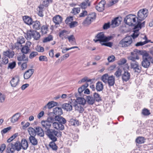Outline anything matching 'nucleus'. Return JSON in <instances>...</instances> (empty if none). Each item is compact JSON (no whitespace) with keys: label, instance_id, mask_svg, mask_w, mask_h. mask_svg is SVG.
<instances>
[{"label":"nucleus","instance_id":"nucleus-1","mask_svg":"<svg viewBox=\"0 0 153 153\" xmlns=\"http://www.w3.org/2000/svg\"><path fill=\"white\" fill-rule=\"evenodd\" d=\"M28 146V143L27 140L25 139H22L20 143L17 141L14 144L9 143V148L12 147V149H15L18 151H20L22 148L24 150H26L27 149Z\"/></svg>","mask_w":153,"mask_h":153},{"label":"nucleus","instance_id":"nucleus-2","mask_svg":"<svg viewBox=\"0 0 153 153\" xmlns=\"http://www.w3.org/2000/svg\"><path fill=\"white\" fill-rule=\"evenodd\" d=\"M113 36H106L103 32L98 33L95 37L94 41L95 42H99L101 44L103 42H108L114 38Z\"/></svg>","mask_w":153,"mask_h":153},{"label":"nucleus","instance_id":"nucleus-3","mask_svg":"<svg viewBox=\"0 0 153 153\" xmlns=\"http://www.w3.org/2000/svg\"><path fill=\"white\" fill-rule=\"evenodd\" d=\"M45 132L49 138L53 141H56L57 140L56 137H60L62 136L61 132L58 131L53 129L45 131Z\"/></svg>","mask_w":153,"mask_h":153},{"label":"nucleus","instance_id":"nucleus-4","mask_svg":"<svg viewBox=\"0 0 153 153\" xmlns=\"http://www.w3.org/2000/svg\"><path fill=\"white\" fill-rule=\"evenodd\" d=\"M141 55L143 56V61L141 62L142 66L144 68H148L150 65V56L145 51H143Z\"/></svg>","mask_w":153,"mask_h":153},{"label":"nucleus","instance_id":"nucleus-5","mask_svg":"<svg viewBox=\"0 0 153 153\" xmlns=\"http://www.w3.org/2000/svg\"><path fill=\"white\" fill-rule=\"evenodd\" d=\"M101 80L105 83H107L109 86H113L115 83L114 77L113 75L109 76L107 74L102 76Z\"/></svg>","mask_w":153,"mask_h":153},{"label":"nucleus","instance_id":"nucleus-6","mask_svg":"<svg viewBox=\"0 0 153 153\" xmlns=\"http://www.w3.org/2000/svg\"><path fill=\"white\" fill-rule=\"evenodd\" d=\"M132 42L131 37L130 36H127L120 41L119 45L120 47L125 48L129 46Z\"/></svg>","mask_w":153,"mask_h":153},{"label":"nucleus","instance_id":"nucleus-7","mask_svg":"<svg viewBox=\"0 0 153 153\" xmlns=\"http://www.w3.org/2000/svg\"><path fill=\"white\" fill-rule=\"evenodd\" d=\"M136 16L134 15L130 14L126 16L124 19L125 23L129 26H135L137 25Z\"/></svg>","mask_w":153,"mask_h":153},{"label":"nucleus","instance_id":"nucleus-8","mask_svg":"<svg viewBox=\"0 0 153 153\" xmlns=\"http://www.w3.org/2000/svg\"><path fill=\"white\" fill-rule=\"evenodd\" d=\"M148 14L147 9L145 8L140 10L137 13V21H143L148 16Z\"/></svg>","mask_w":153,"mask_h":153},{"label":"nucleus","instance_id":"nucleus-9","mask_svg":"<svg viewBox=\"0 0 153 153\" xmlns=\"http://www.w3.org/2000/svg\"><path fill=\"white\" fill-rule=\"evenodd\" d=\"M143 51L139 50L137 49H134V51L131 53V56L128 57V59L132 62L136 61V59H138L139 57L138 55H141Z\"/></svg>","mask_w":153,"mask_h":153},{"label":"nucleus","instance_id":"nucleus-10","mask_svg":"<svg viewBox=\"0 0 153 153\" xmlns=\"http://www.w3.org/2000/svg\"><path fill=\"white\" fill-rule=\"evenodd\" d=\"M96 14L93 13L89 15L83 22V24L85 26H87L91 24L92 21L95 19Z\"/></svg>","mask_w":153,"mask_h":153},{"label":"nucleus","instance_id":"nucleus-11","mask_svg":"<svg viewBox=\"0 0 153 153\" xmlns=\"http://www.w3.org/2000/svg\"><path fill=\"white\" fill-rule=\"evenodd\" d=\"M130 67L135 72L139 73L141 72V67L137 61L131 62H130Z\"/></svg>","mask_w":153,"mask_h":153},{"label":"nucleus","instance_id":"nucleus-12","mask_svg":"<svg viewBox=\"0 0 153 153\" xmlns=\"http://www.w3.org/2000/svg\"><path fill=\"white\" fill-rule=\"evenodd\" d=\"M31 44V43L30 42H27L25 45L22 48V52L24 54L27 53L30 50V48Z\"/></svg>","mask_w":153,"mask_h":153},{"label":"nucleus","instance_id":"nucleus-13","mask_svg":"<svg viewBox=\"0 0 153 153\" xmlns=\"http://www.w3.org/2000/svg\"><path fill=\"white\" fill-rule=\"evenodd\" d=\"M69 32L66 30H63L60 31L59 32V37L63 40L65 39H67L68 37V35L69 34Z\"/></svg>","mask_w":153,"mask_h":153},{"label":"nucleus","instance_id":"nucleus-14","mask_svg":"<svg viewBox=\"0 0 153 153\" xmlns=\"http://www.w3.org/2000/svg\"><path fill=\"white\" fill-rule=\"evenodd\" d=\"M53 128L59 130H62L64 129V126L62 124L59 122H53L52 124Z\"/></svg>","mask_w":153,"mask_h":153},{"label":"nucleus","instance_id":"nucleus-15","mask_svg":"<svg viewBox=\"0 0 153 153\" xmlns=\"http://www.w3.org/2000/svg\"><path fill=\"white\" fill-rule=\"evenodd\" d=\"M34 71L33 69H29L26 71L24 74V77L25 79L29 78L33 74Z\"/></svg>","mask_w":153,"mask_h":153},{"label":"nucleus","instance_id":"nucleus-16","mask_svg":"<svg viewBox=\"0 0 153 153\" xmlns=\"http://www.w3.org/2000/svg\"><path fill=\"white\" fill-rule=\"evenodd\" d=\"M41 123L43 128L45 129V131L51 129L50 128L51 125L46 120L42 121Z\"/></svg>","mask_w":153,"mask_h":153},{"label":"nucleus","instance_id":"nucleus-17","mask_svg":"<svg viewBox=\"0 0 153 153\" xmlns=\"http://www.w3.org/2000/svg\"><path fill=\"white\" fill-rule=\"evenodd\" d=\"M105 4V2L104 1H100L96 7V10L100 12L103 11L104 10Z\"/></svg>","mask_w":153,"mask_h":153},{"label":"nucleus","instance_id":"nucleus-18","mask_svg":"<svg viewBox=\"0 0 153 153\" xmlns=\"http://www.w3.org/2000/svg\"><path fill=\"white\" fill-rule=\"evenodd\" d=\"M35 30H27L26 33H24V36L27 40H30L32 38Z\"/></svg>","mask_w":153,"mask_h":153},{"label":"nucleus","instance_id":"nucleus-19","mask_svg":"<svg viewBox=\"0 0 153 153\" xmlns=\"http://www.w3.org/2000/svg\"><path fill=\"white\" fill-rule=\"evenodd\" d=\"M19 81V78L17 76H15L12 78L10 81L11 85L13 87H15L18 84Z\"/></svg>","mask_w":153,"mask_h":153},{"label":"nucleus","instance_id":"nucleus-20","mask_svg":"<svg viewBox=\"0 0 153 153\" xmlns=\"http://www.w3.org/2000/svg\"><path fill=\"white\" fill-rule=\"evenodd\" d=\"M143 39L145 40V41L143 42H137L135 44V45L136 46H142L148 43L151 42V40L148 39L146 35H143Z\"/></svg>","mask_w":153,"mask_h":153},{"label":"nucleus","instance_id":"nucleus-21","mask_svg":"<svg viewBox=\"0 0 153 153\" xmlns=\"http://www.w3.org/2000/svg\"><path fill=\"white\" fill-rule=\"evenodd\" d=\"M90 2L89 0H85L84 1L82 2L79 6L82 9H85L88 7L90 6Z\"/></svg>","mask_w":153,"mask_h":153},{"label":"nucleus","instance_id":"nucleus-22","mask_svg":"<svg viewBox=\"0 0 153 153\" xmlns=\"http://www.w3.org/2000/svg\"><path fill=\"white\" fill-rule=\"evenodd\" d=\"M17 59L19 61H23L27 62L28 61V57L26 56L24 53H21L17 57Z\"/></svg>","mask_w":153,"mask_h":153},{"label":"nucleus","instance_id":"nucleus-23","mask_svg":"<svg viewBox=\"0 0 153 153\" xmlns=\"http://www.w3.org/2000/svg\"><path fill=\"white\" fill-rule=\"evenodd\" d=\"M62 18L59 15H56L53 18V21L56 24H59L62 22Z\"/></svg>","mask_w":153,"mask_h":153},{"label":"nucleus","instance_id":"nucleus-24","mask_svg":"<svg viewBox=\"0 0 153 153\" xmlns=\"http://www.w3.org/2000/svg\"><path fill=\"white\" fill-rule=\"evenodd\" d=\"M130 75L128 71H125L122 75V79L123 81L126 82L130 79Z\"/></svg>","mask_w":153,"mask_h":153},{"label":"nucleus","instance_id":"nucleus-25","mask_svg":"<svg viewBox=\"0 0 153 153\" xmlns=\"http://www.w3.org/2000/svg\"><path fill=\"white\" fill-rule=\"evenodd\" d=\"M36 134L38 135L43 137L44 136V133L42 129L40 127H37L36 128Z\"/></svg>","mask_w":153,"mask_h":153},{"label":"nucleus","instance_id":"nucleus-26","mask_svg":"<svg viewBox=\"0 0 153 153\" xmlns=\"http://www.w3.org/2000/svg\"><path fill=\"white\" fill-rule=\"evenodd\" d=\"M53 113L56 116H60L62 114V111L60 108L56 107L53 109Z\"/></svg>","mask_w":153,"mask_h":153},{"label":"nucleus","instance_id":"nucleus-27","mask_svg":"<svg viewBox=\"0 0 153 153\" xmlns=\"http://www.w3.org/2000/svg\"><path fill=\"white\" fill-rule=\"evenodd\" d=\"M74 107L76 111H77L80 113H82L84 111L83 106L80 104H75Z\"/></svg>","mask_w":153,"mask_h":153},{"label":"nucleus","instance_id":"nucleus-28","mask_svg":"<svg viewBox=\"0 0 153 153\" xmlns=\"http://www.w3.org/2000/svg\"><path fill=\"white\" fill-rule=\"evenodd\" d=\"M103 85L101 82L98 81L96 83V89L98 91H102L103 89Z\"/></svg>","mask_w":153,"mask_h":153},{"label":"nucleus","instance_id":"nucleus-29","mask_svg":"<svg viewBox=\"0 0 153 153\" xmlns=\"http://www.w3.org/2000/svg\"><path fill=\"white\" fill-rule=\"evenodd\" d=\"M30 142L33 146L37 145L38 144V141L34 136H30L29 138Z\"/></svg>","mask_w":153,"mask_h":153},{"label":"nucleus","instance_id":"nucleus-30","mask_svg":"<svg viewBox=\"0 0 153 153\" xmlns=\"http://www.w3.org/2000/svg\"><path fill=\"white\" fill-rule=\"evenodd\" d=\"M32 27L35 30H39L40 29L41 27L40 22L38 21L34 22H33L32 24Z\"/></svg>","mask_w":153,"mask_h":153},{"label":"nucleus","instance_id":"nucleus-31","mask_svg":"<svg viewBox=\"0 0 153 153\" xmlns=\"http://www.w3.org/2000/svg\"><path fill=\"white\" fill-rule=\"evenodd\" d=\"M75 101L78 103L77 104L82 105H84L86 102L84 98L81 97H77Z\"/></svg>","mask_w":153,"mask_h":153},{"label":"nucleus","instance_id":"nucleus-32","mask_svg":"<svg viewBox=\"0 0 153 153\" xmlns=\"http://www.w3.org/2000/svg\"><path fill=\"white\" fill-rule=\"evenodd\" d=\"M55 120L58 121L62 124H65L66 123V120L62 117L59 116H56L55 117Z\"/></svg>","mask_w":153,"mask_h":153},{"label":"nucleus","instance_id":"nucleus-33","mask_svg":"<svg viewBox=\"0 0 153 153\" xmlns=\"http://www.w3.org/2000/svg\"><path fill=\"white\" fill-rule=\"evenodd\" d=\"M62 108L67 111H70L72 110V105L69 103H64L62 105Z\"/></svg>","mask_w":153,"mask_h":153},{"label":"nucleus","instance_id":"nucleus-34","mask_svg":"<svg viewBox=\"0 0 153 153\" xmlns=\"http://www.w3.org/2000/svg\"><path fill=\"white\" fill-rule=\"evenodd\" d=\"M137 21V24L134 27V29H141L142 27H144L145 25V22H143V23H141V21Z\"/></svg>","mask_w":153,"mask_h":153},{"label":"nucleus","instance_id":"nucleus-35","mask_svg":"<svg viewBox=\"0 0 153 153\" xmlns=\"http://www.w3.org/2000/svg\"><path fill=\"white\" fill-rule=\"evenodd\" d=\"M24 22L28 25H30L33 23L32 20L30 18L27 16H25L23 18Z\"/></svg>","mask_w":153,"mask_h":153},{"label":"nucleus","instance_id":"nucleus-36","mask_svg":"<svg viewBox=\"0 0 153 153\" xmlns=\"http://www.w3.org/2000/svg\"><path fill=\"white\" fill-rule=\"evenodd\" d=\"M57 103V102H54L53 101L49 102L44 107V109H46L47 107L49 109L53 107L54 106L56 105Z\"/></svg>","mask_w":153,"mask_h":153},{"label":"nucleus","instance_id":"nucleus-37","mask_svg":"<svg viewBox=\"0 0 153 153\" xmlns=\"http://www.w3.org/2000/svg\"><path fill=\"white\" fill-rule=\"evenodd\" d=\"M87 102L90 105H92L95 102V100L94 98L90 96H87L86 98V100Z\"/></svg>","mask_w":153,"mask_h":153},{"label":"nucleus","instance_id":"nucleus-38","mask_svg":"<svg viewBox=\"0 0 153 153\" xmlns=\"http://www.w3.org/2000/svg\"><path fill=\"white\" fill-rule=\"evenodd\" d=\"M20 117L19 113H16L12 117L11 121L13 123H15L17 121Z\"/></svg>","mask_w":153,"mask_h":153},{"label":"nucleus","instance_id":"nucleus-39","mask_svg":"<svg viewBox=\"0 0 153 153\" xmlns=\"http://www.w3.org/2000/svg\"><path fill=\"white\" fill-rule=\"evenodd\" d=\"M4 55L7 57L12 58L14 55V52L13 51H7L4 52Z\"/></svg>","mask_w":153,"mask_h":153},{"label":"nucleus","instance_id":"nucleus-40","mask_svg":"<svg viewBox=\"0 0 153 153\" xmlns=\"http://www.w3.org/2000/svg\"><path fill=\"white\" fill-rule=\"evenodd\" d=\"M121 21V20L119 19L118 17H117L114 20L112 21V24L114 25L115 27L117 26L120 24Z\"/></svg>","mask_w":153,"mask_h":153},{"label":"nucleus","instance_id":"nucleus-41","mask_svg":"<svg viewBox=\"0 0 153 153\" xmlns=\"http://www.w3.org/2000/svg\"><path fill=\"white\" fill-rule=\"evenodd\" d=\"M28 131L30 136H35L36 135V130L32 127H29L28 129Z\"/></svg>","mask_w":153,"mask_h":153},{"label":"nucleus","instance_id":"nucleus-42","mask_svg":"<svg viewBox=\"0 0 153 153\" xmlns=\"http://www.w3.org/2000/svg\"><path fill=\"white\" fill-rule=\"evenodd\" d=\"M87 86L88 85H87V86L83 85L78 88V92L79 96H82V95L83 94V92L84 91V90H85Z\"/></svg>","mask_w":153,"mask_h":153},{"label":"nucleus","instance_id":"nucleus-43","mask_svg":"<svg viewBox=\"0 0 153 153\" xmlns=\"http://www.w3.org/2000/svg\"><path fill=\"white\" fill-rule=\"evenodd\" d=\"M134 29L135 30H134V33L131 35V37H132L133 39H135L139 35V29H134Z\"/></svg>","mask_w":153,"mask_h":153},{"label":"nucleus","instance_id":"nucleus-44","mask_svg":"<svg viewBox=\"0 0 153 153\" xmlns=\"http://www.w3.org/2000/svg\"><path fill=\"white\" fill-rule=\"evenodd\" d=\"M145 142L144 138L143 137H139L136 139V142L139 144H141Z\"/></svg>","mask_w":153,"mask_h":153},{"label":"nucleus","instance_id":"nucleus-45","mask_svg":"<svg viewBox=\"0 0 153 153\" xmlns=\"http://www.w3.org/2000/svg\"><path fill=\"white\" fill-rule=\"evenodd\" d=\"M55 141H52L49 144V146L53 150H56L57 149V147L54 143Z\"/></svg>","mask_w":153,"mask_h":153},{"label":"nucleus","instance_id":"nucleus-46","mask_svg":"<svg viewBox=\"0 0 153 153\" xmlns=\"http://www.w3.org/2000/svg\"><path fill=\"white\" fill-rule=\"evenodd\" d=\"M73 21V17L71 16H69L67 17L65 21V22L66 24L69 25Z\"/></svg>","mask_w":153,"mask_h":153},{"label":"nucleus","instance_id":"nucleus-47","mask_svg":"<svg viewBox=\"0 0 153 153\" xmlns=\"http://www.w3.org/2000/svg\"><path fill=\"white\" fill-rule=\"evenodd\" d=\"M33 34V37L34 39L35 40H38L40 37V35L39 32L36 31L34 32Z\"/></svg>","mask_w":153,"mask_h":153},{"label":"nucleus","instance_id":"nucleus-48","mask_svg":"<svg viewBox=\"0 0 153 153\" xmlns=\"http://www.w3.org/2000/svg\"><path fill=\"white\" fill-rule=\"evenodd\" d=\"M8 62V57L5 56H4L1 59V63L2 64H6Z\"/></svg>","mask_w":153,"mask_h":153},{"label":"nucleus","instance_id":"nucleus-49","mask_svg":"<svg viewBox=\"0 0 153 153\" xmlns=\"http://www.w3.org/2000/svg\"><path fill=\"white\" fill-rule=\"evenodd\" d=\"M94 97L95 101L99 102L101 100V97L100 95L97 93H94Z\"/></svg>","mask_w":153,"mask_h":153},{"label":"nucleus","instance_id":"nucleus-50","mask_svg":"<svg viewBox=\"0 0 153 153\" xmlns=\"http://www.w3.org/2000/svg\"><path fill=\"white\" fill-rule=\"evenodd\" d=\"M48 27L46 25L42 26L41 28V32L43 34H45L47 33L48 30Z\"/></svg>","mask_w":153,"mask_h":153},{"label":"nucleus","instance_id":"nucleus-51","mask_svg":"<svg viewBox=\"0 0 153 153\" xmlns=\"http://www.w3.org/2000/svg\"><path fill=\"white\" fill-rule=\"evenodd\" d=\"M92 81V79H88L87 77H85L84 78L80 80L78 82V83L79 84H81L82 82H90Z\"/></svg>","mask_w":153,"mask_h":153},{"label":"nucleus","instance_id":"nucleus-52","mask_svg":"<svg viewBox=\"0 0 153 153\" xmlns=\"http://www.w3.org/2000/svg\"><path fill=\"white\" fill-rule=\"evenodd\" d=\"M53 39V36L51 35H50L48 37L45 38L43 40V42H46L52 40Z\"/></svg>","mask_w":153,"mask_h":153},{"label":"nucleus","instance_id":"nucleus-53","mask_svg":"<svg viewBox=\"0 0 153 153\" xmlns=\"http://www.w3.org/2000/svg\"><path fill=\"white\" fill-rule=\"evenodd\" d=\"M78 25V23L76 21H73L69 24V26L71 28H73L77 26Z\"/></svg>","mask_w":153,"mask_h":153},{"label":"nucleus","instance_id":"nucleus-54","mask_svg":"<svg viewBox=\"0 0 153 153\" xmlns=\"http://www.w3.org/2000/svg\"><path fill=\"white\" fill-rule=\"evenodd\" d=\"M48 122L50 123L51 125L52 123H53L54 121L55 120V117H48L46 120Z\"/></svg>","mask_w":153,"mask_h":153},{"label":"nucleus","instance_id":"nucleus-55","mask_svg":"<svg viewBox=\"0 0 153 153\" xmlns=\"http://www.w3.org/2000/svg\"><path fill=\"white\" fill-rule=\"evenodd\" d=\"M67 38L68 39L69 41L71 43L74 42L75 41V37L73 35L68 36Z\"/></svg>","mask_w":153,"mask_h":153},{"label":"nucleus","instance_id":"nucleus-56","mask_svg":"<svg viewBox=\"0 0 153 153\" xmlns=\"http://www.w3.org/2000/svg\"><path fill=\"white\" fill-rule=\"evenodd\" d=\"M80 11V8L79 7H74L72 10V13L74 15L78 13Z\"/></svg>","mask_w":153,"mask_h":153},{"label":"nucleus","instance_id":"nucleus-57","mask_svg":"<svg viewBox=\"0 0 153 153\" xmlns=\"http://www.w3.org/2000/svg\"><path fill=\"white\" fill-rule=\"evenodd\" d=\"M142 113L145 116H148L150 114L149 111L146 108H144L143 110Z\"/></svg>","mask_w":153,"mask_h":153},{"label":"nucleus","instance_id":"nucleus-58","mask_svg":"<svg viewBox=\"0 0 153 153\" xmlns=\"http://www.w3.org/2000/svg\"><path fill=\"white\" fill-rule=\"evenodd\" d=\"M17 42L19 43L22 45L25 42V39L22 36L19 37L17 40Z\"/></svg>","mask_w":153,"mask_h":153},{"label":"nucleus","instance_id":"nucleus-59","mask_svg":"<svg viewBox=\"0 0 153 153\" xmlns=\"http://www.w3.org/2000/svg\"><path fill=\"white\" fill-rule=\"evenodd\" d=\"M88 14V13L87 11L85 10H83L81 13H80L79 16L80 17H84L87 16Z\"/></svg>","mask_w":153,"mask_h":153},{"label":"nucleus","instance_id":"nucleus-60","mask_svg":"<svg viewBox=\"0 0 153 153\" xmlns=\"http://www.w3.org/2000/svg\"><path fill=\"white\" fill-rule=\"evenodd\" d=\"M11 128V127L10 126L4 128L1 131V134H3L7 133L8 131H10Z\"/></svg>","mask_w":153,"mask_h":153},{"label":"nucleus","instance_id":"nucleus-61","mask_svg":"<svg viewBox=\"0 0 153 153\" xmlns=\"http://www.w3.org/2000/svg\"><path fill=\"white\" fill-rule=\"evenodd\" d=\"M7 153H14L15 149H12V147H10L9 148V144L7 146Z\"/></svg>","mask_w":153,"mask_h":153},{"label":"nucleus","instance_id":"nucleus-62","mask_svg":"<svg viewBox=\"0 0 153 153\" xmlns=\"http://www.w3.org/2000/svg\"><path fill=\"white\" fill-rule=\"evenodd\" d=\"M122 70L121 69L119 68L116 71L114 75L117 77L120 76L121 74Z\"/></svg>","mask_w":153,"mask_h":153},{"label":"nucleus","instance_id":"nucleus-63","mask_svg":"<svg viewBox=\"0 0 153 153\" xmlns=\"http://www.w3.org/2000/svg\"><path fill=\"white\" fill-rule=\"evenodd\" d=\"M16 65V63L15 62H13L12 63H9V64L8 68L12 69L15 67Z\"/></svg>","mask_w":153,"mask_h":153},{"label":"nucleus","instance_id":"nucleus-64","mask_svg":"<svg viewBox=\"0 0 153 153\" xmlns=\"http://www.w3.org/2000/svg\"><path fill=\"white\" fill-rule=\"evenodd\" d=\"M36 51L39 52H42L44 51V48L40 46H37L36 48Z\"/></svg>","mask_w":153,"mask_h":153}]
</instances>
